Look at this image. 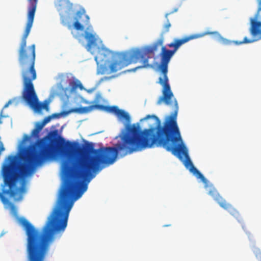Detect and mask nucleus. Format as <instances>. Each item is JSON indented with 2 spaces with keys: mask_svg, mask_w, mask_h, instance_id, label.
Segmentation results:
<instances>
[{
  "mask_svg": "<svg viewBox=\"0 0 261 261\" xmlns=\"http://www.w3.org/2000/svg\"><path fill=\"white\" fill-rule=\"evenodd\" d=\"M85 38L88 41L87 46L90 47L92 45H96V38L95 35L91 33L85 32Z\"/></svg>",
  "mask_w": 261,
  "mask_h": 261,
  "instance_id": "nucleus-13",
  "label": "nucleus"
},
{
  "mask_svg": "<svg viewBox=\"0 0 261 261\" xmlns=\"http://www.w3.org/2000/svg\"><path fill=\"white\" fill-rule=\"evenodd\" d=\"M75 22L73 27L76 30L83 31L84 25H88L89 22V17L86 14L84 9L78 11L74 17Z\"/></svg>",
  "mask_w": 261,
  "mask_h": 261,
  "instance_id": "nucleus-10",
  "label": "nucleus"
},
{
  "mask_svg": "<svg viewBox=\"0 0 261 261\" xmlns=\"http://www.w3.org/2000/svg\"><path fill=\"white\" fill-rule=\"evenodd\" d=\"M94 109H97L105 111L107 112L114 113L120 119H125L128 122L130 121L129 114L124 111L119 109L117 106H108L98 104L90 106V112L92 111Z\"/></svg>",
  "mask_w": 261,
  "mask_h": 261,
  "instance_id": "nucleus-8",
  "label": "nucleus"
},
{
  "mask_svg": "<svg viewBox=\"0 0 261 261\" xmlns=\"http://www.w3.org/2000/svg\"><path fill=\"white\" fill-rule=\"evenodd\" d=\"M4 150H5V148L4 147L3 143L1 141V142H0V153H1V152L4 151Z\"/></svg>",
  "mask_w": 261,
  "mask_h": 261,
  "instance_id": "nucleus-20",
  "label": "nucleus"
},
{
  "mask_svg": "<svg viewBox=\"0 0 261 261\" xmlns=\"http://www.w3.org/2000/svg\"><path fill=\"white\" fill-rule=\"evenodd\" d=\"M33 24L27 23L19 49V62L22 67V73L35 70V44H33L26 49L27 39Z\"/></svg>",
  "mask_w": 261,
  "mask_h": 261,
  "instance_id": "nucleus-5",
  "label": "nucleus"
},
{
  "mask_svg": "<svg viewBox=\"0 0 261 261\" xmlns=\"http://www.w3.org/2000/svg\"><path fill=\"white\" fill-rule=\"evenodd\" d=\"M163 42L164 38L161 37L151 45L134 48L128 52L117 54L113 58L109 65L110 72H116L133 63H136L139 59H142V65L133 68L130 71H135L137 69L149 67V55L156 51L159 46L163 45Z\"/></svg>",
  "mask_w": 261,
  "mask_h": 261,
  "instance_id": "nucleus-2",
  "label": "nucleus"
},
{
  "mask_svg": "<svg viewBox=\"0 0 261 261\" xmlns=\"http://www.w3.org/2000/svg\"><path fill=\"white\" fill-rule=\"evenodd\" d=\"M177 116V107H176L175 111L165 117L162 124L156 116L148 115L142 120L153 119L155 127L141 131L139 127L135 124L127 126L126 133L121 137V144H117L116 147H106L98 149V170L101 169V165L113 164L119 151L124 150L123 155H125L146 148H150L154 144L171 151L184 162L185 167L191 172L204 183H206V179L194 167L189 158L188 149L182 142Z\"/></svg>",
  "mask_w": 261,
  "mask_h": 261,
  "instance_id": "nucleus-1",
  "label": "nucleus"
},
{
  "mask_svg": "<svg viewBox=\"0 0 261 261\" xmlns=\"http://www.w3.org/2000/svg\"><path fill=\"white\" fill-rule=\"evenodd\" d=\"M91 28H92L91 26H89V27L88 28V29L91 30Z\"/></svg>",
  "mask_w": 261,
  "mask_h": 261,
  "instance_id": "nucleus-25",
  "label": "nucleus"
},
{
  "mask_svg": "<svg viewBox=\"0 0 261 261\" xmlns=\"http://www.w3.org/2000/svg\"><path fill=\"white\" fill-rule=\"evenodd\" d=\"M111 79V77L105 76L100 79V82L108 81Z\"/></svg>",
  "mask_w": 261,
  "mask_h": 261,
  "instance_id": "nucleus-21",
  "label": "nucleus"
},
{
  "mask_svg": "<svg viewBox=\"0 0 261 261\" xmlns=\"http://www.w3.org/2000/svg\"><path fill=\"white\" fill-rule=\"evenodd\" d=\"M101 98V96L100 95H97L96 97V99H95V102H99V99Z\"/></svg>",
  "mask_w": 261,
  "mask_h": 261,
  "instance_id": "nucleus-23",
  "label": "nucleus"
},
{
  "mask_svg": "<svg viewBox=\"0 0 261 261\" xmlns=\"http://www.w3.org/2000/svg\"><path fill=\"white\" fill-rule=\"evenodd\" d=\"M175 53V50L168 49L165 46L162 47L160 54L161 62L158 68L161 72L162 76L159 78L158 83L163 87V95L159 98L156 102L158 105H161L163 101L167 105H173L174 112L175 111L176 107H177V111H178V107L177 102L174 98L173 94L171 91L167 73L168 64Z\"/></svg>",
  "mask_w": 261,
  "mask_h": 261,
  "instance_id": "nucleus-3",
  "label": "nucleus"
},
{
  "mask_svg": "<svg viewBox=\"0 0 261 261\" xmlns=\"http://www.w3.org/2000/svg\"><path fill=\"white\" fill-rule=\"evenodd\" d=\"M30 7L29 8L28 13V21L27 23L33 24L35 14L37 7V4L38 0H28Z\"/></svg>",
  "mask_w": 261,
  "mask_h": 261,
  "instance_id": "nucleus-12",
  "label": "nucleus"
},
{
  "mask_svg": "<svg viewBox=\"0 0 261 261\" xmlns=\"http://www.w3.org/2000/svg\"><path fill=\"white\" fill-rule=\"evenodd\" d=\"M52 118L53 116H51V115L48 116L45 118L42 122L44 124V125H45L46 123L49 122Z\"/></svg>",
  "mask_w": 261,
  "mask_h": 261,
  "instance_id": "nucleus-18",
  "label": "nucleus"
},
{
  "mask_svg": "<svg viewBox=\"0 0 261 261\" xmlns=\"http://www.w3.org/2000/svg\"><path fill=\"white\" fill-rule=\"evenodd\" d=\"M19 97H15L13 99H10L9 100L7 103H6L3 109H5L6 108H7L10 104H11L12 103L14 102H15L16 103H17L18 102H19Z\"/></svg>",
  "mask_w": 261,
  "mask_h": 261,
  "instance_id": "nucleus-15",
  "label": "nucleus"
},
{
  "mask_svg": "<svg viewBox=\"0 0 261 261\" xmlns=\"http://www.w3.org/2000/svg\"><path fill=\"white\" fill-rule=\"evenodd\" d=\"M40 131L35 128L32 132L31 135L32 136L35 138H38L39 137V134Z\"/></svg>",
  "mask_w": 261,
  "mask_h": 261,
  "instance_id": "nucleus-16",
  "label": "nucleus"
},
{
  "mask_svg": "<svg viewBox=\"0 0 261 261\" xmlns=\"http://www.w3.org/2000/svg\"><path fill=\"white\" fill-rule=\"evenodd\" d=\"M98 57L97 56L95 57V61L98 63L99 61H98Z\"/></svg>",
  "mask_w": 261,
  "mask_h": 261,
  "instance_id": "nucleus-24",
  "label": "nucleus"
},
{
  "mask_svg": "<svg viewBox=\"0 0 261 261\" xmlns=\"http://www.w3.org/2000/svg\"><path fill=\"white\" fill-rule=\"evenodd\" d=\"M79 86V85L76 84V83H73L72 89V90H74V89L76 88Z\"/></svg>",
  "mask_w": 261,
  "mask_h": 261,
  "instance_id": "nucleus-22",
  "label": "nucleus"
},
{
  "mask_svg": "<svg viewBox=\"0 0 261 261\" xmlns=\"http://www.w3.org/2000/svg\"><path fill=\"white\" fill-rule=\"evenodd\" d=\"M214 34H218V33L217 32H205L202 33L191 35L189 36L185 37L181 39H175L172 42L168 44V46L169 47H173V50H175V52H176L181 45L187 42L189 40L201 38L206 35Z\"/></svg>",
  "mask_w": 261,
  "mask_h": 261,
  "instance_id": "nucleus-9",
  "label": "nucleus"
},
{
  "mask_svg": "<svg viewBox=\"0 0 261 261\" xmlns=\"http://www.w3.org/2000/svg\"><path fill=\"white\" fill-rule=\"evenodd\" d=\"M172 13H173V12L169 13H166L165 14V17H166V18L167 19V22H166V24H165L164 25L163 31L162 32V34H164V33H167L169 31V28L171 27V23H170V22L169 21V19L168 18V16L169 15L171 14Z\"/></svg>",
  "mask_w": 261,
  "mask_h": 261,
  "instance_id": "nucleus-14",
  "label": "nucleus"
},
{
  "mask_svg": "<svg viewBox=\"0 0 261 261\" xmlns=\"http://www.w3.org/2000/svg\"><path fill=\"white\" fill-rule=\"evenodd\" d=\"M3 110L1 111V112L0 113V124H1L3 123V121L2 120V119L5 117V116L3 115Z\"/></svg>",
  "mask_w": 261,
  "mask_h": 261,
  "instance_id": "nucleus-19",
  "label": "nucleus"
},
{
  "mask_svg": "<svg viewBox=\"0 0 261 261\" xmlns=\"http://www.w3.org/2000/svg\"><path fill=\"white\" fill-rule=\"evenodd\" d=\"M72 112H78L80 113H86L90 112V106L73 108L68 111H63L60 113L53 114L51 116H53V118H59L61 116H66Z\"/></svg>",
  "mask_w": 261,
  "mask_h": 261,
  "instance_id": "nucleus-11",
  "label": "nucleus"
},
{
  "mask_svg": "<svg viewBox=\"0 0 261 261\" xmlns=\"http://www.w3.org/2000/svg\"><path fill=\"white\" fill-rule=\"evenodd\" d=\"M44 126V124L42 122H37L36 124L35 127L40 132V130L43 128Z\"/></svg>",
  "mask_w": 261,
  "mask_h": 261,
  "instance_id": "nucleus-17",
  "label": "nucleus"
},
{
  "mask_svg": "<svg viewBox=\"0 0 261 261\" xmlns=\"http://www.w3.org/2000/svg\"><path fill=\"white\" fill-rule=\"evenodd\" d=\"M257 3L258 5V8L257 12L254 18H251L250 19L251 27L249 29V31L253 38L250 39H248L247 37H245L242 41H231L223 39V44L225 45H230L233 43L236 45H240L244 43H251L258 40V39H255L254 38L257 35L261 34V0H257Z\"/></svg>",
  "mask_w": 261,
  "mask_h": 261,
  "instance_id": "nucleus-6",
  "label": "nucleus"
},
{
  "mask_svg": "<svg viewBox=\"0 0 261 261\" xmlns=\"http://www.w3.org/2000/svg\"><path fill=\"white\" fill-rule=\"evenodd\" d=\"M23 89L21 98L35 112H40L43 109L48 110L47 102H39L33 81L37 77L36 70L22 73Z\"/></svg>",
  "mask_w": 261,
  "mask_h": 261,
  "instance_id": "nucleus-4",
  "label": "nucleus"
},
{
  "mask_svg": "<svg viewBox=\"0 0 261 261\" xmlns=\"http://www.w3.org/2000/svg\"><path fill=\"white\" fill-rule=\"evenodd\" d=\"M208 194L211 195L214 199L216 200L219 205L227 210L232 216L236 218L239 222L242 220V217L239 212L232 206V205L227 202L218 193L215 189L210 190Z\"/></svg>",
  "mask_w": 261,
  "mask_h": 261,
  "instance_id": "nucleus-7",
  "label": "nucleus"
}]
</instances>
